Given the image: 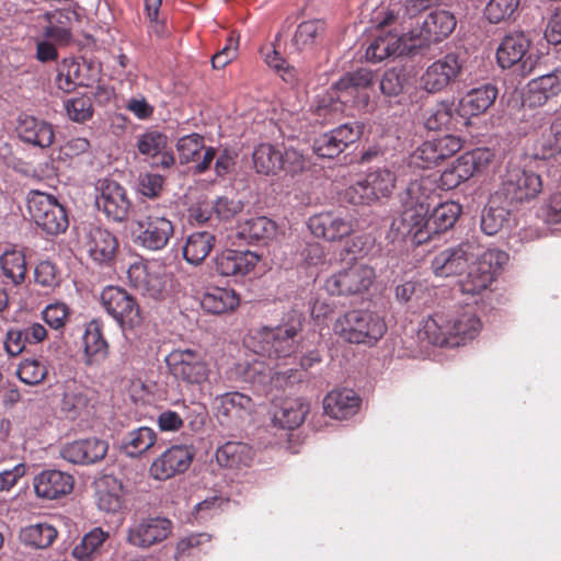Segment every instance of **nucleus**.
Wrapping results in <instances>:
<instances>
[{
    "label": "nucleus",
    "mask_w": 561,
    "mask_h": 561,
    "mask_svg": "<svg viewBox=\"0 0 561 561\" xmlns=\"http://www.w3.org/2000/svg\"><path fill=\"white\" fill-rule=\"evenodd\" d=\"M165 363L170 374L186 385L199 386L209 376V365L205 356L194 348H176L167 357Z\"/></svg>",
    "instance_id": "9b49d317"
},
{
    "label": "nucleus",
    "mask_w": 561,
    "mask_h": 561,
    "mask_svg": "<svg viewBox=\"0 0 561 561\" xmlns=\"http://www.w3.org/2000/svg\"><path fill=\"white\" fill-rule=\"evenodd\" d=\"M156 440V432L148 426H141L130 431L122 439L121 449L129 457H139L148 451Z\"/></svg>",
    "instance_id": "de8ad7c7"
},
{
    "label": "nucleus",
    "mask_w": 561,
    "mask_h": 561,
    "mask_svg": "<svg viewBox=\"0 0 561 561\" xmlns=\"http://www.w3.org/2000/svg\"><path fill=\"white\" fill-rule=\"evenodd\" d=\"M561 152V115L556 117L548 131H545L536 145L535 157L550 159Z\"/></svg>",
    "instance_id": "603ef678"
},
{
    "label": "nucleus",
    "mask_w": 561,
    "mask_h": 561,
    "mask_svg": "<svg viewBox=\"0 0 561 561\" xmlns=\"http://www.w3.org/2000/svg\"><path fill=\"white\" fill-rule=\"evenodd\" d=\"M493 160V153L485 148L461 154L451 165L465 182L476 174L484 172Z\"/></svg>",
    "instance_id": "e433bc0d"
},
{
    "label": "nucleus",
    "mask_w": 561,
    "mask_h": 561,
    "mask_svg": "<svg viewBox=\"0 0 561 561\" xmlns=\"http://www.w3.org/2000/svg\"><path fill=\"white\" fill-rule=\"evenodd\" d=\"M561 92V71L542 75L528 83L527 102L530 106H541L550 98Z\"/></svg>",
    "instance_id": "c9c22d12"
},
{
    "label": "nucleus",
    "mask_w": 561,
    "mask_h": 561,
    "mask_svg": "<svg viewBox=\"0 0 561 561\" xmlns=\"http://www.w3.org/2000/svg\"><path fill=\"white\" fill-rule=\"evenodd\" d=\"M530 41L523 33L506 35L497 50L496 59L502 68L517 66L523 76L529 75L536 66L537 55L529 51Z\"/></svg>",
    "instance_id": "2eb2a0df"
},
{
    "label": "nucleus",
    "mask_w": 561,
    "mask_h": 561,
    "mask_svg": "<svg viewBox=\"0 0 561 561\" xmlns=\"http://www.w3.org/2000/svg\"><path fill=\"white\" fill-rule=\"evenodd\" d=\"M70 314V308L61 301L51 302L42 310V319L55 331H60L67 325Z\"/></svg>",
    "instance_id": "680f3d73"
},
{
    "label": "nucleus",
    "mask_w": 561,
    "mask_h": 561,
    "mask_svg": "<svg viewBox=\"0 0 561 561\" xmlns=\"http://www.w3.org/2000/svg\"><path fill=\"white\" fill-rule=\"evenodd\" d=\"M362 129L357 123H347L324 133L314 139L313 152L322 158H335L359 139Z\"/></svg>",
    "instance_id": "6ab92c4d"
},
{
    "label": "nucleus",
    "mask_w": 561,
    "mask_h": 561,
    "mask_svg": "<svg viewBox=\"0 0 561 561\" xmlns=\"http://www.w3.org/2000/svg\"><path fill=\"white\" fill-rule=\"evenodd\" d=\"M497 88L485 83L469 90L459 101V113L462 116H478L485 113L497 98Z\"/></svg>",
    "instance_id": "c756f323"
},
{
    "label": "nucleus",
    "mask_w": 561,
    "mask_h": 561,
    "mask_svg": "<svg viewBox=\"0 0 561 561\" xmlns=\"http://www.w3.org/2000/svg\"><path fill=\"white\" fill-rule=\"evenodd\" d=\"M33 485L37 497L56 500L72 491L73 478L60 470H44L35 476Z\"/></svg>",
    "instance_id": "a878e982"
},
{
    "label": "nucleus",
    "mask_w": 561,
    "mask_h": 561,
    "mask_svg": "<svg viewBox=\"0 0 561 561\" xmlns=\"http://www.w3.org/2000/svg\"><path fill=\"white\" fill-rule=\"evenodd\" d=\"M309 404L302 399H287L274 412L273 421L283 428H296L305 421Z\"/></svg>",
    "instance_id": "c03bdc74"
},
{
    "label": "nucleus",
    "mask_w": 561,
    "mask_h": 561,
    "mask_svg": "<svg viewBox=\"0 0 561 561\" xmlns=\"http://www.w3.org/2000/svg\"><path fill=\"white\" fill-rule=\"evenodd\" d=\"M457 123L458 118L453 100L437 102L424 114V126L428 130L451 129Z\"/></svg>",
    "instance_id": "a19ab883"
},
{
    "label": "nucleus",
    "mask_w": 561,
    "mask_h": 561,
    "mask_svg": "<svg viewBox=\"0 0 561 561\" xmlns=\"http://www.w3.org/2000/svg\"><path fill=\"white\" fill-rule=\"evenodd\" d=\"M172 531V523L164 517H144L134 520L127 531V542L137 548H149L165 540Z\"/></svg>",
    "instance_id": "a211bd4d"
},
{
    "label": "nucleus",
    "mask_w": 561,
    "mask_h": 561,
    "mask_svg": "<svg viewBox=\"0 0 561 561\" xmlns=\"http://www.w3.org/2000/svg\"><path fill=\"white\" fill-rule=\"evenodd\" d=\"M107 450L108 444L106 440L91 437L64 445L60 449V456L75 465H90L102 460Z\"/></svg>",
    "instance_id": "b1692460"
},
{
    "label": "nucleus",
    "mask_w": 561,
    "mask_h": 561,
    "mask_svg": "<svg viewBox=\"0 0 561 561\" xmlns=\"http://www.w3.org/2000/svg\"><path fill=\"white\" fill-rule=\"evenodd\" d=\"M27 208L34 222L49 234L65 232L69 226L65 206L50 194L39 191L30 192Z\"/></svg>",
    "instance_id": "6e6552de"
},
{
    "label": "nucleus",
    "mask_w": 561,
    "mask_h": 561,
    "mask_svg": "<svg viewBox=\"0 0 561 561\" xmlns=\"http://www.w3.org/2000/svg\"><path fill=\"white\" fill-rule=\"evenodd\" d=\"M98 505L100 510L108 513H116L123 508V485L114 477H104L99 482Z\"/></svg>",
    "instance_id": "37998d69"
},
{
    "label": "nucleus",
    "mask_w": 561,
    "mask_h": 561,
    "mask_svg": "<svg viewBox=\"0 0 561 561\" xmlns=\"http://www.w3.org/2000/svg\"><path fill=\"white\" fill-rule=\"evenodd\" d=\"M210 541L208 534H192L180 539L176 545L175 560L176 561H190L191 557H196L199 551V547Z\"/></svg>",
    "instance_id": "0e129e2a"
},
{
    "label": "nucleus",
    "mask_w": 561,
    "mask_h": 561,
    "mask_svg": "<svg viewBox=\"0 0 561 561\" xmlns=\"http://www.w3.org/2000/svg\"><path fill=\"white\" fill-rule=\"evenodd\" d=\"M214 408L220 424L240 426L254 411V403L249 396L233 391L216 397Z\"/></svg>",
    "instance_id": "aec40b11"
},
{
    "label": "nucleus",
    "mask_w": 561,
    "mask_h": 561,
    "mask_svg": "<svg viewBox=\"0 0 561 561\" xmlns=\"http://www.w3.org/2000/svg\"><path fill=\"white\" fill-rule=\"evenodd\" d=\"M366 185L375 193L376 201L388 197L396 185L397 174L389 168H377L366 174Z\"/></svg>",
    "instance_id": "5fc2aeb1"
},
{
    "label": "nucleus",
    "mask_w": 561,
    "mask_h": 561,
    "mask_svg": "<svg viewBox=\"0 0 561 561\" xmlns=\"http://www.w3.org/2000/svg\"><path fill=\"white\" fill-rule=\"evenodd\" d=\"M215 242L216 238L209 231L193 232L186 239L183 256L190 264L198 265L209 255Z\"/></svg>",
    "instance_id": "79ce46f5"
},
{
    "label": "nucleus",
    "mask_w": 561,
    "mask_h": 561,
    "mask_svg": "<svg viewBox=\"0 0 561 561\" xmlns=\"http://www.w3.org/2000/svg\"><path fill=\"white\" fill-rule=\"evenodd\" d=\"M461 210V205L456 202H445L436 206L428 216L430 237L453 228Z\"/></svg>",
    "instance_id": "49530a36"
},
{
    "label": "nucleus",
    "mask_w": 561,
    "mask_h": 561,
    "mask_svg": "<svg viewBox=\"0 0 561 561\" xmlns=\"http://www.w3.org/2000/svg\"><path fill=\"white\" fill-rule=\"evenodd\" d=\"M456 18L446 10H436L426 15L420 28L411 32V39H417L414 47L428 46L446 38L456 27Z\"/></svg>",
    "instance_id": "412c9836"
},
{
    "label": "nucleus",
    "mask_w": 561,
    "mask_h": 561,
    "mask_svg": "<svg viewBox=\"0 0 561 561\" xmlns=\"http://www.w3.org/2000/svg\"><path fill=\"white\" fill-rule=\"evenodd\" d=\"M19 379L31 386L41 383L47 376L46 366L35 358H26L18 367Z\"/></svg>",
    "instance_id": "69168bd1"
},
{
    "label": "nucleus",
    "mask_w": 561,
    "mask_h": 561,
    "mask_svg": "<svg viewBox=\"0 0 561 561\" xmlns=\"http://www.w3.org/2000/svg\"><path fill=\"white\" fill-rule=\"evenodd\" d=\"M277 226L276 224L265 217L259 216L245 220L238 228V237L244 241H263L266 242L272 240L276 236Z\"/></svg>",
    "instance_id": "a18cd8bd"
},
{
    "label": "nucleus",
    "mask_w": 561,
    "mask_h": 561,
    "mask_svg": "<svg viewBox=\"0 0 561 561\" xmlns=\"http://www.w3.org/2000/svg\"><path fill=\"white\" fill-rule=\"evenodd\" d=\"M252 459L253 450L243 442H227L216 450L217 462L226 468L248 467Z\"/></svg>",
    "instance_id": "ea45409f"
},
{
    "label": "nucleus",
    "mask_w": 561,
    "mask_h": 561,
    "mask_svg": "<svg viewBox=\"0 0 561 561\" xmlns=\"http://www.w3.org/2000/svg\"><path fill=\"white\" fill-rule=\"evenodd\" d=\"M57 530L47 523L30 525L21 530V540L36 549L48 548L57 538Z\"/></svg>",
    "instance_id": "3c124183"
},
{
    "label": "nucleus",
    "mask_w": 561,
    "mask_h": 561,
    "mask_svg": "<svg viewBox=\"0 0 561 561\" xmlns=\"http://www.w3.org/2000/svg\"><path fill=\"white\" fill-rule=\"evenodd\" d=\"M167 136L158 130H147L136 138V147L139 153L146 157H156L163 149H167Z\"/></svg>",
    "instance_id": "4d7b16f0"
},
{
    "label": "nucleus",
    "mask_w": 561,
    "mask_h": 561,
    "mask_svg": "<svg viewBox=\"0 0 561 561\" xmlns=\"http://www.w3.org/2000/svg\"><path fill=\"white\" fill-rule=\"evenodd\" d=\"M77 13L71 10H55L46 12L43 19L46 21L44 36L51 39L58 46H67L73 39L72 23L77 20Z\"/></svg>",
    "instance_id": "bb28decb"
},
{
    "label": "nucleus",
    "mask_w": 561,
    "mask_h": 561,
    "mask_svg": "<svg viewBox=\"0 0 561 561\" xmlns=\"http://www.w3.org/2000/svg\"><path fill=\"white\" fill-rule=\"evenodd\" d=\"M385 320L376 312L351 310L333 323V332L348 343L375 345L386 333Z\"/></svg>",
    "instance_id": "20e7f679"
},
{
    "label": "nucleus",
    "mask_w": 561,
    "mask_h": 561,
    "mask_svg": "<svg viewBox=\"0 0 561 561\" xmlns=\"http://www.w3.org/2000/svg\"><path fill=\"white\" fill-rule=\"evenodd\" d=\"M239 301V297L232 289L209 287L202 295L201 306L209 313L221 314L233 310Z\"/></svg>",
    "instance_id": "58836bf2"
},
{
    "label": "nucleus",
    "mask_w": 561,
    "mask_h": 561,
    "mask_svg": "<svg viewBox=\"0 0 561 561\" xmlns=\"http://www.w3.org/2000/svg\"><path fill=\"white\" fill-rule=\"evenodd\" d=\"M84 353L88 363L102 359L107 354V343L103 337L102 325L93 320L88 323L83 335Z\"/></svg>",
    "instance_id": "09e8293b"
},
{
    "label": "nucleus",
    "mask_w": 561,
    "mask_h": 561,
    "mask_svg": "<svg viewBox=\"0 0 561 561\" xmlns=\"http://www.w3.org/2000/svg\"><path fill=\"white\" fill-rule=\"evenodd\" d=\"M435 183L428 178H421L409 183L399 195L401 207L420 208L430 211L435 198Z\"/></svg>",
    "instance_id": "f704fd0d"
},
{
    "label": "nucleus",
    "mask_w": 561,
    "mask_h": 561,
    "mask_svg": "<svg viewBox=\"0 0 561 561\" xmlns=\"http://www.w3.org/2000/svg\"><path fill=\"white\" fill-rule=\"evenodd\" d=\"M259 260L260 256L252 251L225 250L217 255L215 268L222 276H244Z\"/></svg>",
    "instance_id": "cd10ccee"
},
{
    "label": "nucleus",
    "mask_w": 561,
    "mask_h": 561,
    "mask_svg": "<svg viewBox=\"0 0 561 561\" xmlns=\"http://www.w3.org/2000/svg\"><path fill=\"white\" fill-rule=\"evenodd\" d=\"M101 306L122 329L134 328L141 322V313L135 297L118 286H107L100 295Z\"/></svg>",
    "instance_id": "ddd939ff"
},
{
    "label": "nucleus",
    "mask_w": 561,
    "mask_h": 561,
    "mask_svg": "<svg viewBox=\"0 0 561 561\" xmlns=\"http://www.w3.org/2000/svg\"><path fill=\"white\" fill-rule=\"evenodd\" d=\"M204 148V138L198 134L193 133L181 137L176 142L180 163L197 161V157Z\"/></svg>",
    "instance_id": "052dcab7"
},
{
    "label": "nucleus",
    "mask_w": 561,
    "mask_h": 561,
    "mask_svg": "<svg viewBox=\"0 0 561 561\" xmlns=\"http://www.w3.org/2000/svg\"><path fill=\"white\" fill-rule=\"evenodd\" d=\"M374 81V73L371 70L360 68L354 72H348L342 77L336 83L335 88L340 92L339 98H345V94L367 89Z\"/></svg>",
    "instance_id": "6e6d98bb"
},
{
    "label": "nucleus",
    "mask_w": 561,
    "mask_h": 561,
    "mask_svg": "<svg viewBox=\"0 0 561 561\" xmlns=\"http://www.w3.org/2000/svg\"><path fill=\"white\" fill-rule=\"evenodd\" d=\"M130 284L142 295L159 298L164 289V282L156 272L144 264H134L127 271Z\"/></svg>",
    "instance_id": "4c0bfd02"
},
{
    "label": "nucleus",
    "mask_w": 561,
    "mask_h": 561,
    "mask_svg": "<svg viewBox=\"0 0 561 561\" xmlns=\"http://www.w3.org/2000/svg\"><path fill=\"white\" fill-rule=\"evenodd\" d=\"M506 260L505 252L497 249H484L480 244L479 254L469 262L468 273L459 284L461 293L474 296L485 290Z\"/></svg>",
    "instance_id": "0eeeda50"
},
{
    "label": "nucleus",
    "mask_w": 561,
    "mask_h": 561,
    "mask_svg": "<svg viewBox=\"0 0 561 561\" xmlns=\"http://www.w3.org/2000/svg\"><path fill=\"white\" fill-rule=\"evenodd\" d=\"M324 32V22L322 20H309L301 22L293 37V45L298 51L313 48Z\"/></svg>",
    "instance_id": "8fccbe9b"
},
{
    "label": "nucleus",
    "mask_w": 561,
    "mask_h": 561,
    "mask_svg": "<svg viewBox=\"0 0 561 561\" xmlns=\"http://www.w3.org/2000/svg\"><path fill=\"white\" fill-rule=\"evenodd\" d=\"M412 45H408L403 36L393 33H387L378 36L367 48L366 59L371 62H379L389 57L401 56L409 53Z\"/></svg>",
    "instance_id": "72a5a7b5"
},
{
    "label": "nucleus",
    "mask_w": 561,
    "mask_h": 561,
    "mask_svg": "<svg viewBox=\"0 0 561 561\" xmlns=\"http://www.w3.org/2000/svg\"><path fill=\"white\" fill-rule=\"evenodd\" d=\"M16 131L24 142L39 148L49 147L55 138L51 124L26 114L19 117Z\"/></svg>",
    "instance_id": "c85d7f7f"
},
{
    "label": "nucleus",
    "mask_w": 561,
    "mask_h": 561,
    "mask_svg": "<svg viewBox=\"0 0 561 561\" xmlns=\"http://www.w3.org/2000/svg\"><path fill=\"white\" fill-rule=\"evenodd\" d=\"M462 139L455 135H445L424 141L409 158V164L420 169H432L457 153Z\"/></svg>",
    "instance_id": "dca6fc26"
},
{
    "label": "nucleus",
    "mask_w": 561,
    "mask_h": 561,
    "mask_svg": "<svg viewBox=\"0 0 561 561\" xmlns=\"http://www.w3.org/2000/svg\"><path fill=\"white\" fill-rule=\"evenodd\" d=\"M0 265L3 275L14 285H20L24 282L27 268L25 255L22 251L15 249L7 250L0 256Z\"/></svg>",
    "instance_id": "864d4df0"
},
{
    "label": "nucleus",
    "mask_w": 561,
    "mask_h": 561,
    "mask_svg": "<svg viewBox=\"0 0 561 561\" xmlns=\"http://www.w3.org/2000/svg\"><path fill=\"white\" fill-rule=\"evenodd\" d=\"M541 191L540 175L528 168L527 159H520L507 163L496 193L502 195L507 205L517 207L535 199Z\"/></svg>",
    "instance_id": "39448f33"
},
{
    "label": "nucleus",
    "mask_w": 561,
    "mask_h": 561,
    "mask_svg": "<svg viewBox=\"0 0 561 561\" xmlns=\"http://www.w3.org/2000/svg\"><path fill=\"white\" fill-rule=\"evenodd\" d=\"M408 84V75L402 68H391L383 72L379 87L385 96L400 95Z\"/></svg>",
    "instance_id": "13d9d810"
},
{
    "label": "nucleus",
    "mask_w": 561,
    "mask_h": 561,
    "mask_svg": "<svg viewBox=\"0 0 561 561\" xmlns=\"http://www.w3.org/2000/svg\"><path fill=\"white\" fill-rule=\"evenodd\" d=\"M107 533L101 528H94L85 534L79 545L72 550V556L80 561H88L91 556L102 546L106 540Z\"/></svg>",
    "instance_id": "bf43d9fd"
},
{
    "label": "nucleus",
    "mask_w": 561,
    "mask_h": 561,
    "mask_svg": "<svg viewBox=\"0 0 561 561\" xmlns=\"http://www.w3.org/2000/svg\"><path fill=\"white\" fill-rule=\"evenodd\" d=\"M130 232L136 245L149 251L163 250L174 234V226L154 206H145L130 222Z\"/></svg>",
    "instance_id": "7ed1b4c3"
},
{
    "label": "nucleus",
    "mask_w": 561,
    "mask_h": 561,
    "mask_svg": "<svg viewBox=\"0 0 561 561\" xmlns=\"http://www.w3.org/2000/svg\"><path fill=\"white\" fill-rule=\"evenodd\" d=\"M65 108L69 118L73 122L83 123L92 117L93 107L90 98L79 96L65 102Z\"/></svg>",
    "instance_id": "338daca9"
},
{
    "label": "nucleus",
    "mask_w": 561,
    "mask_h": 561,
    "mask_svg": "<svg viewBox=\"0 0 561 561\" xmlns=\"http://www.w3.org/2000/svg\"><path fill=\"white\" fill-rule=\"evenodd\" d=\"M480 242L478 238L471 237L456 247L442 250L434 255L431 262V270L437 277H449L461 274L469 262L479 254Z\"/></svg>",
    "instance_id": "f8f14e48"
},
{
    "label": "nucleus",
    "mask_w": 561,
    "mask_h": 561,
    "mask_svg": "<svg viewBox=\"0 0 561 561\" xmlns=\"http://www.w3.org/2000/svg\"><path fill=\"white\" fill-rule=\"evenodd\" d=\"M511 206L507 205L501 194L491 195L488 204L481 213V230L488 236H494L508 222Z\"/></svg>",
    "instance_id": "7c9ffc66"
},
{
    "label": "nucleus",
    "mask_w": 561,
    "mask_h": 561,
    "mask_svg": "<svg viewBox=\"0 0 561 561\" xmlns=\"http://www.w3.org/2000/svg\"><path fill=\"white\" fill-rule=\"evenodd\" d=\"M83 248L94 262L110 264L117 252L118 241L111 231L90 227L84 234Z\"/></svg>",
    "instance_id": "393cba45"
},
{
    "label": "nucleus",
    "mask_w": 561,
    "mask_h": 561,
    "mask_svg": "<svg viewBox=\"0 0 561 561\" xmlns=\"http://www.w3.org/2000/svg\"><path fill=\"white\" fill-rule=\"evenodd\" d=\"M480 330L481 321L471 310H465L449 321L442 314H435L424 325V333L432 344L448 347L473 340Z\"/></svg>",
    "instance_id": "f03ea898"
},
{
    "label": "nucleus",
    "mask_w": 561,
    "mask_h": 561,
    "mask_svg": "<svg viewBox=\"0 0 561 561\" xmlns=\"http://www.w3.org/2000/svg\"><path fill=\"white\" fill-rule=\"evenodd\" d=\"M194 458V450L184 445L167 449L150 467V474L156 480H167L188 469Z\"/></svg>",
    "instance_id": "5701e85b"
},
{
    "label": "nucleus",
    "mask_w": 561,
    "mask_h": 561,
    "mask_svg": "<svg viewBox=\"0 0 561 561\" xmlns=\"http://www.w3.org/2000/svg\"><path fill=\"white\" fill-rule=\"evenodd\" d=\"M308 227L317 238L335 242L351 236L355 229V222L343 211H323L310 217Z\"/></svg>",
    "instance_id": "f3484780"
},
{
    "label": "nucleus",
    "mask_w": 561,
    "mask_h": 561,
    "mask_svg": "<svg viewBox=\"0 0 561 561\" xmlns=\"http://www.w3.org/2000/svg\"><path fill=\"white\" fill-rule=\"evenodd\" d=\"M359 402V397L351 389L333 390L324 397L323 410L332 419L344 420L358 411Z\"/></svg>",
    "instance_id": "473e14b6"
},
{
    "label": "nucleus",
    "mask_w": 561,
    "mask_h": 561,
    "mask_svg": "<svg viewBox=\"0 0 561 561\" xmlns=\"http://www.w3.org/2000/svg\"><path fill=\"white\" fill-rule=\"evenodd\" d=\"M89 67L85 62H80L76 59H64L57 68L55 83L57 88L65 92L70 93L78 87H89L92 80L85 75Z\"/></svg>",
    "instance_id": "2f4dec72"
},
{
    "label": "nucleus",
    "mask_w": 561,
    "mask_h": 561,
    "mask_svg": "<svg viewBox=\"0 0 561 561\" xmlns=\"http://www.w3.org/2000/svg\"><path fill=\"white\" fill-rule=\"evenodd\" d=\"M462 71V64L456 55L448 54L430 65L421 77V85L428 93L444 91Z\"/></svg>",
    "instance_id": "4be33fe9"
},
{
    "label": "nucleus",
    "mask_w": 561,
    "mask_h": 561,
    "mask_svg": "<svg viewBox=\"0 0 561 561\" xmlns=\"http://www.w3.org/2000/svg\"><path fill=\"white\" fill-rule=\"evenodd\" d=\"M376 278L371 266L354 261L347 267L327 278L324 287L331 295L353 296L367 291Z\"/></svg>",
    "instance_id": "9d476101"
},
{
    "label": "nucleus",
    "mask_w": 561,
    "mask_h": 561,
    "mask_svg": "<svg viewBox=\"0 0 561 561\" xmlns=\"http://www.w3.org/2000/svg\"><path fill=\"white\" fill-rule=\"evenodd\" d=\"M95 206L107 219L125 221L131 209L126 188L112 179H100L95 184Z\"/></svg>",
    "instance_id": "4468645a"
},
{
    "label": "nucleus",
    "mask_w": 561,
    "mask_h": 561,
    "mask_svg": "<svg viewBox=\"0 0 561 561\" xmlns=\"http://www.w3.org/2000/svg\"><path fill=\"white\" fill-rule=\"evenodd\" d=\"M538 217L548 225L561 222V190L550 195L541 205Z\"/></svg>",
    "instance_id": "774afa93"
},
{
    "label": "nucleus",
    "mask_w": 561,
    "mask_h": 561,
    "mask_svg": "<svg viewBox=\"0 0 561 561\" xmlns=\"http://www.w3.org/2000/svg\"><path fill=\"white\" fill-rule=\"evenodd\" d=\"M252 161L256 173L267 176L276 175L280 171L295 176L307 169V160L297 149L282 150L270 144H261L255 147Z\"/></svg>",
    "instance_id": "423d86ee"
},
{
    "label": "nucleus",
    "mask_w": 561,
    "mask_h": 561,
    "mask_svg": "<svg viewBox=\"0 0 561 561\" xmlns=\"http://www.w3.org/2000/svg\"><path fill=\"white\" fill-rule=\"evenodd\" d=\"M519 0H490L484 9V15L490 23L508 20L516 12Z\"/></svg>",
    "instance_id": "e2e57ef3"
},
{
    "label": "nucleus",
    "mask_w": 561,
    "mask_h": 561,
    "mask_svg": "<svg viewBox=\"0 0 561 561\" xmlns=\"http://www.w3.org/2000/svg\"><path fill=\"white\" fill-rule=\"evenodd\" d=\"M300 328L301 323L298 320L293 324L265 328L259 332L257 346L254 348L259 357L239 366L242 379L263 393L301 382L306 377L302 370L283 369L279 363L283 360L285 365L296 352V336Z\"/></svg>",
    "instance_id": "f257e3e1"
},
{
    "label": "nucleus",
    "mask_w": 561,
    "mask_h": 561,
    "mask_svg": "<svg viewBox=\"0 0 561 561\" xmlns=\"http://www.w3.org/2000/svg\"><path fill=\"white\" fill-rule=\"evenodd\" d=\"M428 214L422 206L401 207L399 215L392 219L387 239L392 243L410 239L416 245L426 242L430 239Z\"/></svg>",
    "instance_id": "1a4fd4ad"
}]
</instances>
